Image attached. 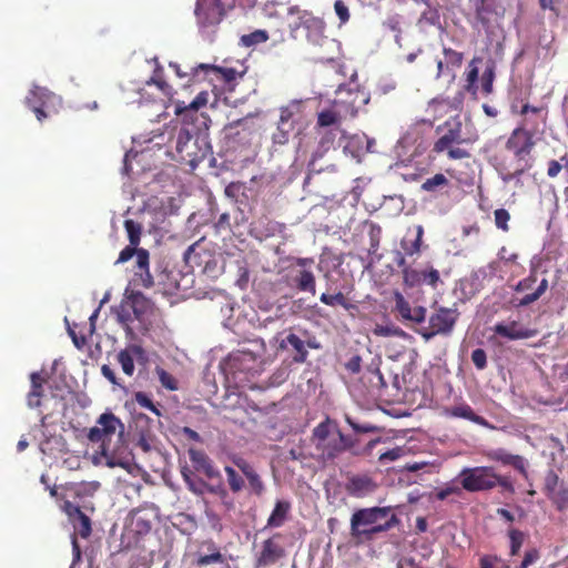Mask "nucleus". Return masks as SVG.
I'll return each mask as SVG.
<instances>
[{
	"label": "nucleus",
	"instance_id": "f257e3e1",
	"mask_svg": "<svg viewBox=\"0 0 568 568\" xmlns=\"http://www.w3.org/2000/svg\"><path fill=\"white\" fill-rule=\"evenodd\" d=\"M87 438L100 444V454L109 467L128 469L131 466L132 453L125 439V426L112 412L106 410L98 417Z\"/></svg>",
	"mask_w": 568,
	"mask_h": 568
},
{
	"label": "nucleus",
	"instance_id": "f03ea898",
	"mask_svg": "<svg viewBox=\"0 0 568 568\" xmlns=\"http://www.w3.org/2000/svg\"><path fill=\"white\" fill-rule=\"evenodd\" d=\"M311 442L323 462H332L345 452H349L353 456L369 454L381 439H373L364 448H359L355 438L344 435L337 423L326 417L314 427Z\"/></svg>",
	"mask_w": 568,
	"mask_h": 568
},
{
	"label": "nucleus",
	"instance_id": "7ed1b4c3",
	"mask_svg": "<svg viewBox=\"0 0 568 568\" xmlns=\"http://www.w3.org/2000/svg\"><path fill=\"white\" fill-rule=\"evenodd\" d=\"M265 355L266 344L262 338L246 341L229 354L223 363V369L234 383L245 384L264 371Z\"/></svg>",
	"mask_w": 568,
	"mask_h": 568
},
{
	"label": "nucleus",
	"instance_id": "20e7f679",
	"mask_svg": "<svg viewBox=\"0 0 568 568\" xmlns=\"http://www.w3.org/2000/svg\"><path fill=\"white\" fill-rule=\"evenodd\" d=\"M170 144L175 150L176 160L189 164L192 170L211 155V142L206 129H194L184 123L175 129Z\"/></svg>",
	"mask_w": 568,
	"mask_h": 568
},
{
	"label": "nucleus",
	"instance_id": "39448f33",
	"mask_svg": "<svg viewBox=\"0 0 568 568\" xmlns=\"http://www.w3.org/2000/svg\"><path fill=\"white\" fill-rule=\"evenodd\" d=\"M398 523L399 519L392 513L390 507L361 508L351 517V536L358 541H369Z\"/></svg>",
	"mask_w": 568,
	"mask_h": 568
},
{
	"label": "nucleus",
	"instance_id": "423d86ee",
	"mask_svg": "<svg viewBox=\"0 0 568 568\" xmlns=\"http://www.w3.org/2000/svg\"><path fill=\"white\" fill-rule=\"evenodd\" d=\"M357 73L354 72L348 84H339L336 90L337 99L332 102V108L336 113L342 114V122L346 119L357 116L362 105L369 102V94L355 83Z\"/></svg>",
	"mask_w": 568,
	"mask_h": 568
},
{
	"label": "nucleus",
	"instance_id": "0eeeda50",
	"mask_svg": "<svg viewBox=\"0 0 568 568\" xmlns=\"http://www.w3.org/2000/svg\"><path fill=\"white\" fill-rule=\"evenodd\" d=\"M460 313L456 307L438 306L428 317V325L417 329V333L426 341L433 339L435 336H450L458 322Z\"/></svg>",
	"mask_w": 568,
	"mask_h": 568
},
{
	"label": "nucleus",
	"instance_id": "6e6552de",
	"mask_svg": "<svg viewBox=\"0 0 568 568\" xmlns=\"http://www.w3.org/2000/svg\"><path fill=\"white\" fill-rule=\"evenodd\" d=\"M130 429L135 445L144 453L160 452V440L154 432V422L148 415L135 414Z\"/></svg>",
	"mask_w": 568,
	"mask_h": 568
},
{
	"label": "nucleus",
	"instance_id": "1a4fd4ad",
	"mask_svg": "<svg viewBox=\"0 0 568 568\" xmlns=\"http://www.w3.org/2000/svg\"><path fill=\"white\" fill-rule=\"evenodd\" d=\"M458 478L463 489L468 493L487 491L493 489L495 469L488 466L465 467Z\"/></svg>",
	"mask_w": 568,
	"mask_h": 568
},
{
	"label": "nucleus",
	"instance_id": "9d476101",
	"mask_svg": "<svg viewBox=\"0 0 568 568\" xmlns=\"http://www.w3.org/2000/svg\"><path fill=\"white\" fill-rule=\"evenodd\" d=\"M194 14L201 32L214 29L222 21L225 9L222 0H196Z\"/></svg>",
	"mask_w": 568,
	"mask_h": 568
},
{
	"label": "nucleus",
	"instance_id": "9b49d317",
	"mask_svg": "<svg viewBox=\"0 0 568 568\" xmlns=\"http://www.w3.org/2000/svg\"><path fill=\"white\" fill-rule=\"evenodd\" d=\"M436 132H443L439 139L434 143L433 151L436 153H443L454 144H469L474 140L463 138L462 135V123L460 121H446L442 125L437 126Z\"/></svg>",
	"mask_w": 568,
	"mask_h": 568
},
{
	"label": "nucleus",
	"instance_id": "f8f14e48",
	"mask_svg": "<svg viewBox=\"0 0 568 568\" xmlns=\"http://www.w3.org/2000/svg\"><path fill=\"white\" fill-rule=\"evenodd\" d=\"M304 335L307 337L306 339L302 338L295 333L290 332L280 343V348H291L295 352L293 356L294 363L302 364L306 362L308 356L307 348L320 349L322 347L316 337L310 336L307 333H304Z\"/></svg>",
	"mask_w": 568,
	"mask_h": 568
},
{
	"label": "nucleus",
	"instance_id": "ddd939ff",
	"mask_svg": "<svg viewBox=\"0 0 568 568\" xmlns=\"http://www.w3.org/2000/svg\"><path fill=\"white\" fill-rule=\"evenodd\" d=\"M535 144L534 135L515 129L506 142V149L513 152L517 163L531 162L529 155Z\"/></svg>",
	"mask_w": 568,
	"mask_h": 568
},
{
	"label": "nucleus",
	"instance_id": "4468645a",
	"mask_svg": "<svg viewBox=\"0 0 568 568\" xmlns=\"http://www.w3.org/2000/svg\"><path fill=\"white\" fill-rule=\"evenodd\" d=\"M207 92H200L189 104L178 101L174 104V113L182 118L183 123L193 124L201 120V123L206 126V118L199 114V109L207 103Z\"/></svg>",
	"mask_w": 568,
	"mask_h": 568
},
{
	"label": "nucleus",
	"instance_id": "2eb2a0df",
	"mask_svg": "<svg viewBox=\"0 0 568 568\" xmlns=\"http://www.w3.org/2000/svg\"><path fill=\"white\" fill-rule=\"evenodd\" d=\"M315 131L318 141L317 146L312 154L308 168L310 171L321 172L322 169H316V161L322 159L334 146L337 134L341 133L342 136H346V131L336 129H315Z\"/></svg>",
	"mask_w": 568,
	"mask_h": 568
},
{
	"label": "nucleus",
	"instance_id": "dca6fc26",
	"mask_svg": "<svg viewBox=\"0 0 568 568\" xmlns=\"http://www.w3.org/2000/svg\"><path fill=\"white\" fill-rule=\"evenodd\" d=\"M55 100L60 99L54 93L50 92L45 88L34 85L29 95L26 98V103L36 113L37 119L42 121L44 118H47L43 108L49 106V104H54Z\"/></svg>",
	"mask_w": 568,
	"mask_h": 568
},
{
	"label": "nucleus",
	"instance_id": "f3484780",
	"mask_svg": "<svg viewBox=\"0 0 568 568\" xmlns=\"http://www.w3.org/2000/svg\"><path fill=\"white\" fill-rule=\"evenodd\" d=\"M493 331L496 335L508 341L526 339L537 334L536 329L525 327L517 321L499 322L495 324Z\"/></svg>",
	"mask_w": 568,
	"mask_h": 568
},
{
	"label": "nucleus",
	"instance_id": "a211bd4d",
	"mask_svg": "<svg viewBox=\"0 0 568 568\" xmlns=\"http://www.w3.org/2000/svg\"><path fill=\"white\" fill-rule=\"evenodd\" d=\"M519 113L523 115V120L516 129L534 136L541 132L540 123L544 121L541 109L526 103L521 106Z\"/></svg>",
	"mask_w": 568,
	"mask_h": 568
},
{
	"label": "nucleus",
	"instance_id": "6ab92c4d",
	"mask_svg": "<svg viewBox=\"0 0 568 568\" xmlns=\"http://www.w3.org/2000/svg\"><path fill=\"white\" fill-rule=\"evenodd\" d=\"M487 457L490 460L499 462L503 465L513 466L526 479L528 478V471H527L528 462L523 456L510 454L504 448H496V449L489 450L487 453Z\"/></svg>",
	"mask_w": 568,
	"mask_h": 568
},
{
	"label": "nucleus",
	"instance_id": "aec40b11",
	"mask_svg": "<svg viewBox=\"0 0 568 568\" xmlns=\"http://www.w3.org/2000/svg\"><path fill=\"white\" fill-rule=\"evenodd\" d=\"M396 311L400 317L405 321H409L415 324H423L426 320V308L424 306H414L404 298L402 294H396Z\"/></svg>",
	"mask_w": 568,
	"mask_h": 568
},
{
	"label": "nucleus",
	"instance_id": "412c9836",
	"mask_svg": "<svg viewBox=\"0 0 568 568\" xmlns=\"http://www.w3.org/2000/svg\"><path fill=\"white\" fill-rule=\"evenodd\" d=\"M377 488L375 481L367 475H355L352 476L347 484V493L356 498H363L373 494Z\"/></svg>",
	"mask_w": 568,
	"mask_h": 568
},
{
	"label": "nucleus",
	"instance_id": "4be33fe9",
	"mask_svg": "<svg viewBox=\"0 0 568 568\" xmlns=\"http://www.w3.org/2000/svg\"><path fill=\"white\" fill-rule=\"evenodd\" d=\"M187 454L195 470L202 471L210 479L221 476L220 471L213 466L211 458L203 450L190 448Z\"/></svg>",
	"mask_w": 568,
	"mask_h": 568
},
{
	"label": "nucleus",
	"instance_id": "5701e85b",
	"mask_svg": "<svg viewBox=\"0 0 568 568\" xmlns=\"http://www.w3.org/2000/svg\"><path fill=\"white\" fill-rule=\"evenodd\" d=\"M325 24L320 18H308V27L304 29L306 31V38L310 43L316 47L335 45V40L328 39L324 36Z\"/></svg>",
	"mask_w": 568,
	"mask_h": 568
},
{
	"label": "nucleus",
	"instance_id": "b1692460",
	"mask_svg": "<svg viewBox=\"0 0 568 568\" xmlns=\"http://www.w3.org/2000/svg\"><path fill=\"white\" fill-rule=\"evenodd\" d=\"M284 554L283 548L274 541L273 538H268L263 542L262 551L257 557V565L265 567L275 564Z\"/></svg>",
	"mask_w": 568,
	"mask_h": 568
},
{
	"label": "nucleus",
	"instance_id": "393cba45",
	"mask_svg": "<svg viewBox=\"0 0 568 568\" xmlns=\"http://www.w3.org/2000/svg\"><path fill=\"white\" fill-rule=\"evenodd\" d=\"M291 510V503L287 500H276L275 506L267 519L266 528H278L284 525V523L288 518V514Z\"/></svg>",
	"mask_w": 568,
	"mask_h": 568
},
{
	"label": "nucleus",
	"instance_id": "a878e982",
	"mask_svg": "<svg viewBox=\"0 0 568 568\" xmlns=\"http://www.w3.org/2000/svg\"><path fill=\"white\" fill-rule=\"evenodd\" d=\"M287 14L290 18L288 27L294 38H296L295 32L300 28L306 29L308 27V18H315L311 12L302 10L297 6L290 7Z\"/></svg>",
	"mask_w": 568,
	"mask_h": 568
},
{
	"label": "nucleus",
	"instance_id": "bb28decb",
	"mask_svg": "<svg viewBox=\"0 0 568 568\" xmlns=\"http://www.w3.org/2000/svg\"><path fill=\"white\" fill-rule=\"evenodd\" d=\"M448 415L456 417V418L468 419V420H470L479 426H483V427L494 428V426H491L487 419L477 415L468 404H460V405L452 407L448 410Z\"/></svg>",
	"mask_w": 568,
	"mask_h": 568
},
{
	"label": "nucleus",
	"instance_id": "cd10ccee",
	"mask_svg": "<svg viewBox=\"0 0 568 568\" xmlns=\"http://www.w3.org/2000/svg\"><path fill=\"white\" fill-rule=\"evenodd\" d=\"M342 124V114L336 113L335 110L331 106L317 113V121L315 124V129H336L343 130L341 128Z\"/></svg>",
	"mask_w": 568,
	"mask_h": 568
},
{
	"label": "nucleus",
	"instance_id": "c85d7f7f",
	"mask_svg": "<svg viewBox=\"0 0 568 568\" xmlns=\"http://www.w3.org/2000/svg\"><path fill=\"white\" fill-rule=\"evenodd\" d=\"M295 287L305 293L316 294V282L312 271L303 268L294 276Z\"/></svg>",
	"mask_w": 568,
	"mask_h": 568
},
{
	"label": "nucleus",
	"instance_id": "c756f323",
	"mask_svg": "<svg viewBox=\"0 0 568 568\" xmlns=\"http://www.w3.org/2000/svg\"><path fill=\"white\" fill-rule=\"evenodd\" d=\"M181 475L187 485V488L195 495L200 496L206 491L207 484L200 477L195 476L187 466L182 467Z\"/></svg>",
	"mask_w": 568,
	"mask_h": 568
},
{
	"label": "nucleus",
	"instance_id": "7c9ffc66",
	"mask_svg": "<svg viewBox=\"0 0 568 568\" xmlns=\"http://www.w3.org/2000/svg\"><path fill=\"white\" fill-rule=\"evenodd\" d=\"M415 230H416L415 239L408 240L407 237H404L400 242V246H402L404 253L408 256L417 254L420 251V245H422L423 235H424V229L422 225H417L415 227Z\"/></svg>",
	"mask_w": 568,
	"mask_h": 568
},
{
	"label": "nucleus",
	"instance_id": "2f4dec72",
	"mask_svg": "<svg viewBox=\"0 0 568 568\" xmlns=\"http://www.w3.org/2000/svg\"><path fill=\"white\" fill-rule=\"evenodd\" d=\"M560 511L568 508V486L560 484L556 489L546 495Z\"/></svg>",
	"mask_w": 568,
	"mask_h": 568
},
{
	"label": "nucleus",
	"instance_id": "473e14b6",
	"mask_svg": "<svg viewBox=\"0 0 568 568\" xmlns=\"http://www.w3.org/2000/svg\"><path fill=\"white\" fill-rule=\"evenodd\" d=\"M422 3L426 6V9L422 12L418 23L440 27V14L438 8L433 6L428 0H422Z\"/></svg>",
	"mask_w": 568,
	"mask_h": 568
},
{
	"label": "nucleus",
	"instance_id": "72a5a7b5",
	"mask_svg": "<svg viewBox=\"0 0 568 568\" xmlns=\"http://www.w3.org/2000/svg\"><path fill=\"white\" fill-rule=\"evenodd\" d=\"M475 17L477 21L487 26L489 23V16L494 12V3L488 0H475Z\"/></svg>",
	"mask_w": 568,
	"mask_h": 568
},
{
	"label": "nucleus",
	"instance_id": "f704fd0d",
	"mask_svg": "<svg viewBox=\"0 0 568 568\" xmlns=\"http://www.w3.org/2000/svg\"><path fill=\"white\" fill-rule=\"evenodd\" d=\"M320 300H321L322 303H324L325 305H328V306L341 305L342 307H344L347 311H349L352 308H355V305L349 303L346 300V297L344 296V294L341 293V292H338L336 294L323 293L320 296Z\"/></svg>",
	"mask_w": 568,
	"mask_h": 568
},
{
	"label": "nucleus",
	"instance_id": "c9c22d12",
	"mask_svg": "<svg viewBox=\"0 0 568 568\" xmlns=\"http://www.w3.org/2000/svg\"><path fill=\"white\" fill-rule=\"evenodd\" d=\"M197 69L210 71L216 75H221V78L225 82H232L239 75V72L233 68H222V67H215V65H210V64H200L197 67Z\"/></svg>",
	"mask_w": 568,
	"mask_h": 568
},
{
	"label": "nucleus",
	"instance_id": "e433bc0d",
	"mask_svg": "<svg viewBox=\"0 0 568 568\" xmlns=\"http://www.w3.org/2000/svg\"><path fill=\"white\" fill-rule=\"evenodd\" d=\"M294 130L293 124L278 123L276 131L272 134L273 144L284 145L290 141L291 132Z\"/></svg>",
	"mask_w": 568,
	"mask_h": 568
},
{
	"label": "nucleus",
	"instance_id": "4c0bfd02",
	"mask_svg": "<svg viewBox=\"0 0 568 568\" xmlns=\"http://www.w3.org/2000/svg\"><path fill=\"white\" fill-rule=\"evenodd\" d=\"M366 140V134H354L349 136L347 144L345 145V150L349 151L353 156L361 158L364 155V141Z\"/></svg>",
	"mask_w": 568,
	"mask_h": 568
},
{
	"label": "nucleus",
	"instance_id": "58836bf2",
	"mask_svg": "<svg viewBox=\"0 0 568 568\" xmlns=\"http://www.w3.org/2000/svg\"><path fill=\"white\" fill-rule=\"evenodd\" d=\"M268 40V34L265 30H255L248 34H244L240 39V43L243 47H252L260 43H264Z\"/></svg>",
	"mask_w": 568,
	"mask_h": 568
},
{
	"label": "nucleus",
	"instance_id": "ea45409f",
	"mask_svg": "<svg viewBox=\"0 0 568 568\" xmlns=\"http://www.w3.org/2000/svg\"><path fill=\"white\" fill-rule=\"evenodd\" d=\"M224 471L226 474L230 489L235 494L240 493L244 487L243 477L240 474H237V471L231 466H225Z\"/></svg>",
	"mask_w": 568,
	"mask_h": 568
},
{
	"label": "nucleus",
	"instance_id": "a19ab883",
	"mask_svg": "<svg viewBox=\"0 0 568 568\" xmlns=\"http://www.w3.org/2000/svg\"><path fill=\"white\" fill-rule=\"evenodd\" d=\"M124 229L128 233L129 242L133 246H138L141 240L142 226L133 220L124 221Z\"/></svg>",
	"mask_w": 568,
	"mask_h": 568
},
{
	"label": "nucleus",
	"instance_id": "79ce46f5",
	"mask_svg": "<svg viewBox=\"0 0 568 568\" xmlns=\"http://www.w3.org/2000/svg\"><path fill=\"white\" fill-rule=\"evenodd\" d=\"M448 183V179L443 173H437L424 181L422 184V190L426 192H435L439 187L446 186Z\"/></svg>",
	"mask_w": 568,
	"mask_h": 568
},
{
	"label": "nucleus",
	"instance_id": "37998d69",
	"mask_svg": "<svg viewBox=\"0 0 568 568\" xmlns=\"http://www.w3.org/2000/svg\"><path fill=\"white\" fill-rule=\"evenodd\" d=\"M368 225H369V231H368L369 248H368V252L371 254H376V252L378 251V247H379V243H381L382 227L378 224L374 223V222H371Z\"/></svg>",
	"mask_w": 568,
	"mask_h": 568
},
{
	"label": "nucleus",
	"instance_id": "c03bdc74",
	"mask_svg": "<svg viewBox=\"0 0 568 568\" xmlns=\"http://www.w3.org/2000/svg\"><path fill=\"white\" fill-rule=\"evenodd\" d=\"M73 526L82 538H88L91 535V519L84 513L73 521Z\"/></svg>",
	"mask_w": 568,
	"mask_h": 568
},
{
	"label": "nucleus",
	"instance_id": "a18cd8bd",
	"mask_svg": "<svg viewBox=\"0 0 568 568\" xmlns=\"http://www.w3.org/2000/svg\"><path fill=\"white\" fill-rule=\"evenodd\" d=\"M245 477L248 481L252 493L256 496H261L265 490V486L256 470L248 473Z\"/></svg>",
	"mask_w": 568,
	"mask_h": 568
},
{
	"label": "nucleus",
	"instance_id": "49530a36",
	"mask_svg": "<svg viewBox=\"0 0 568 568\" xmlns=\"http://www.w3.org/2000/svg\"><path fill=\"white\" fill-rule=\"evenodd\" d=\"M346 423L352 427V429L357 434H368V433H377L379 432V427L369 423H357L351 417H346Z\"/></svg>",
	"mask_w": 568,
	"mask_h": 568
},
{
	"label": "nucleus",
	"instance_id": "de8ad7c7",
	"mask_svg": "<svg viewBox=\"0 0 568 568\" xmlns=\"http://www.w3.org/2000/svg\"><path fill=\"white\" fill-rule=\"evenodd\" d=\"M403 280L405 285L414 287L422 283V273L415 268L404 267Z\"/></svg>",
	"mask_w": 568,
	"mask_h": 568
},
{
	"label": "nucleus",
	"instance_id": "09e8293b",
	"mask_svg": "<svg viewBox=\"0 0 568 568\" xmlns=\"http://www.w3.org/2000/svg\"><path fill=\"white\" fill-rule=\"evenodd\" d=\"M118 361L122 367V371L131 376L134 372V361L132 358V354H130V352L128 351H121L119 354H118Z\"/></svg>",
	"mask_w": 568,
	"mask_h": 568
},
{
	"label": "nucleus",
	"instance_id": "8fccbe9b",
	"mask_svg": "<svg viewBox=\"0 0 568 568\" xmlns=\"http://www.w3.org/2000/svg\"><path fill=\"white\" fill-rule=\"evenodd\" d=\"M155 372L159 376V381L163 387L170 390L178 389V383L175 378L161 367H156Z\"/></svg>",
	"mask_w": 568,
	"mask_h": 568
},
{
	"label": "nucleus",
	"instance_id": "3c124183",
	"mask_svg": "<svg viewBox=\"0 0 568 568\" xmlns=\"http://www.w3.org/2000/svg\"><path fill=\"white\" fill-rule=\"evenodd\" d=\"M495 225L504 232L509 230L508 222L510 220V214L505 209H497L494 212Z\"/></svg>",
	"mask_w": 568,
	"mask_h": 568
},
{
	"label": "nucleus",
	"instance_id": "603ef678",
	"mask_svg": "<svg viewBox=\"0 0 568 568\" xmlns=\"http://www.w3.org/2000/svg\"><path fill=\"white\" fill-rule=\"evenodd\" d=\"M422 273V283H426L433 288L437 287V284L440 281L439 272L434 267H429L428 270L420 271Z\"/></svg>",
	"mask_w": 568,
	"mask_h": 568
},
{
	"label": "nucleus",
	"instance_id": "864d4df0",
	"mask_svg": "<svg viewBox=\"0 0 568 568\" xmlns=\"http://www.w3.org/2000/svg\"><path fill=\"white\" fill-rule=\"evenodd\" d=\"M560 484H564L560 481L559 476L552 470H548L545 476V484H544V491L547 495L551 490L556 489Z\"/></svg>",
	"mask_w": 568,
	"mask_h": 568
},
{
	"label": "nucleus",
	"instance_id": "5fc2aeb1",
	"mask_svg": "<svg viewBox=\"0 0 568 568\" xmlns=\"http://www.w3.org/2000/svg\"><path fill=\"white\" fill-rule=\"evenodd\" d=\"M510 538V554L513 556L517 555L523 542H524V534L519 530L513 529L509 531Z\"/></svg>",
	"mask_w": 568,
	"mask_h": 568
},
{
	"label": "nucleus",
	"instance_id": "6e6d98bb",
	"mask_svg": "<svg viewBox=\"0 0 568 568\" xmlns=\"http://www.w3.org/2000/svg\"><path fill=\"white\" fill-rule=\"evenodd\" d=\"M531 162L517 163V168L514 172L503 175V181L508 183L513 180H519L520 175L531 168Z\"/></svg>",
	"mask_w": 568,
	"mask_h": 568
},
{
	"label": "nucleus",
	"instance_id": "4d7b16f0",
	"mask_svg": "<svg viewBox=\"0 0 568 568\" xmlns=\"http://www.w3.org/2000/svg\"><path fill=\"white\" fill-rule=\"evenodd\" d=\"M224 559L222 554L216 550L210 555H202L197 558V565L199 566H209L212 564H223Z\"/></svg>",
	"mask_w": 568,
	"mask_h": 568
},
{
	"label": "nucleus",
	"instance_id": "13d9d810",
	"mask_svg": "<svg viewBox=\"0 0 568 568\" xmlns=\"http://www.w3.org/2000/svg\"><path fill=\"white\" fill-rule=\"evenodd\" d=\"M496 486H499L501 487L505 491H508L510 494H514L515 493V487L511 483V480L506 477V476H500L498 475L496 471H495V478H493V489L496 487Z\"/></svg>",
	"mask_w": 568,
	"mask_h": 568
},
{
	"label": "nucleus",
	"instance_id": "bf43d9fd",
	"mask_svg": "<svg viewBox=\"0 0 568 568\" xmlns=\"http://www.w3.org/2000/svg\"><path fill=\"white\" fill-rule=\"evenodd\" d=\"M471 361L477 369H485L487 366V355L483 348H476L471 353Z\"/></svg>",
	"mask_w": 568,
	"mask_h": 568
},
{
	"label": "nucleus",
	"instance_id": "052dcab7",
	"mask_svg": "<svg viewBox=\"0 0 568 568\" xmlns=\"http://www.w3.org/2000/svg\"><path fill=\"white\" fill-rule=\"evenodd\" d=\"M63 511L68 515L69 519L72 523L75 521L83 514V511L80 509L78 505H74L69 500L64 501Z\"/></svg>",
	"mask_w": 568,
	"mask_h": 568
},
{
	"label": "nucleus",
	"instance_id": "680f3d73",
	"mask_svg": "<svg viewBox=\"0 0 568 568\" xmlns=\"http://www.w3.org/2000/svg\"><path fill=\"white\" fill-rule=\"evenodd\" d=\"M536 281H537L536 273H535V271H531L529 276L523 278L521 281H519L517 283V285L515 286V291L516 292H525V291L531 290L534 284L536 283Z\"/></svg>",
	"mask_w": 568,
	"mask_h": 568
},
{
	"label": "nucleus",
	"instance_id": "e2e57ef3",
	"mask_svg": "<svg viewBox=\"0 0 568 568\" xmlns=\"http://www.w3.org/2000/svg\"><path fill=\"white\" fill-rule=\"evenodd\" d=\"M214 230L216 233L231 232L230 214L222 213L217 221L214 223Z\"/></svg>",
	"mask_w": 568,
	"mask_h": 568
},
{
	"label": "nucleus",
	"instance_id": "0e129e2a",
	"mask_svg": "<svg viewBox=\"0 0 568 568\" xmlns=\"http://www.w3.org/2000/svg\"><path fill=\"white\" fill-rule=\"evenodd\" d=\"M334 10H335V13L337 14L341 23H346L349 20L348 8L342 0L335 1Z\"/></svg>",
	"mask_w": 568,
	"mask_h": 568
},
{
	"label": "nucleus",
	"instance_id": "69168bd1",
	"mask_svg": "<svg viewBox=\"0 0 568 568\" xmlns=\"http://www.w3.org/2000/svg\"><path fill=\"white\" fill-rule=\"evenodd\" d=\"M444 54L447 62L452 65L459 67L463 62V53L457 52L450 48H444Z\"/></svg>",
	"mask_w": 568,
	"mask_h": 568
},
{
	"label": "nucleus",
	"instance_id": "338daca9",
	"mask_svg": "<svg viewBox=\"0 0 568 568\" xmlns=\"http://www.w3.org/2000/svg\"><path fill=\"white\" fill-rule=\"evenodd\" d=\"M100 488V483L91 481V483H82L75 488V494L80 495H92Z\"/></svg>",
	"mask_w": 568,
	"mask_h": 568
},
{
	"label": "nucleus",
	"instance_id": "774afa93",
	"mask_svg": "<svg viewBox=\"0 0 568 568\" xmlns=\"http://www.w3.org/2000/svg\"><path fill=\"white\" fill-rule=\"evenodd\" d=\"M43 395V389H33L29 392L27 396V404L30 408H37L41 405V397Z\"/></svg>",
	"mask_w": 568,
	"mask_h": 568
}]
</instances>
